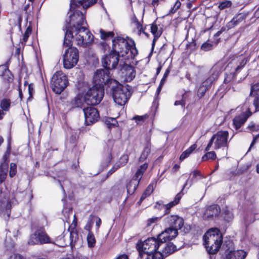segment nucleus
Listing matches in <instances>:
<instances>
[{"mask_svg":"<svg viewBox=\"0 0 259 259\" xmlns=\"http://www.w3.org/2000/svg\"><path fill=\"white\" fill-rule=\"evenodd\" d=\"M167 238H160V234L157 238H149L144 241L137 243V248L139 253V259H162L160 252H158L161 246L165 245L164 241Z\"/></svg>","mask_w":259,"mask_h":259,"instance_id":"obj_1","label":"nucleus"},{"mask_svg":"<svg viewBox=\"0 0 259 259\" xmlns=\"http://www.w3.org/2000/svg\"><path fill=\"white\" fill-rule=\"evenodd\" d=\"M128 57L133 58L138 54V50L136 48L135 41L133 39L126 37L124 38L120 36H117L112 39V53L123 57L127 54Z\"/></svg>","mask_w":259,"mask_h":259,"instance_id":"obj_2","label":"nucleus"},{"mask_svg":"<svg viewBox=\"0 0 259 259\" xmlns=\"http://www.w3.org/2000/svg\"><path fill=\"white\" fill-rule=\"evenodd\" d=\"M164 223L169 227L160 234V238H167L169 240L175 238L178 234V230L184 225V220L178 215H170L164 219Z\"/></svg>","mask_w":259,"mask_h":259,"instance_id":"obj_3","label":"nucleus"},{"mask_svg":"<svg viewBox=\"0 0 259 259\" xmlns=\"http://www.w3.org/2000/svg\"><path fill=\"white\" fill-rule=\"evenodd\" d=\"M204 244L209 254H214L222 243V236L219 229L212 228L203 236Z\"/></svg>","mask_w":259,"mask_h":259,"instance_id":"obj_4","label":"nucleus"},{"mask_svg":"<svg viewBox=\"0 0 259 259\" xmlns=\"http://www.w3.org/2000/svg\"><path fill=\"white\" fill-rule=\"evenodd\" d=\"M112 97L115 103L120 106L124 105L131 95L130 87L128 85H123L117 80L111 81Z\"/></svg>","mask_w":259,"mask_h":259,"instance_id":"obj_5","label":"nucleus"},{"mask_svg":"<svg viewBox=\"0 0 259 259\" xmlns=\"http://www.w3.org/2000/svg\"><path fill=\"white\" fill-rule=\"evenodd\" d=\"M74 38L78 46L85 48L93 43L94 36L85 26L72 30Z\"/></svg>","mask_w":259,"mask_h":259,"instance_id":"obj_6","label":"nucleus"},{"mask_svg":"<svg viewBox=\"0 0 259 259\" xmlns=\"http://www.w3.org/2000/svg\"><path fill=\"white\" fill-rule=\"evenodd\" d=\"M228 136L229 134L227 131H219L211 137L205 150L209 151L212 144H214V149L225 148L226 151H227Z\"/></svg>","mask_w":259,"mask_h":259,"instance_id":"obj_7","label":"nucleus"},{"mask_svg":"<svg viewBox=\"0 0 259 259\" xmlns=\"http://www.w3.org/2000/svg\"><path fill=\"white\" fill-rule=\"evenodd\" d=\"M104 94V88L94 85L84 95V101L87 105H96L101 102Z\"/></svg>","mask_w":259,"mask_h":259,"instance_id":"obj_8","label":"nucleus"},{"mask_svg":"<svg viewBox=\"0 0 259 259\" xmlns=\"http://www.w3.org/2000/svg\"><path fill=\"white\" fill-rule=\"evenodd\" d=\"M110 72L108 69L97 70L93 77L94 85L104 88V85H106L109 89L111 88V81L116 80L110 78Z\"/></svg>","mask_w":259,"mask_h":259,"instance_id":"obj_9","label":"nucleus"},{"mask_svg":"<svg viewBox=\"0 0 259 259\" xmlns=\"http://www.w3.org/2000/svg\"><path fill=\"white\" fill-rule=\"evenodd\" d=\"M68 15L69 17V21L66 20V22L69 26H67V27H71V30L80 28L86 24L84 14L78 10L73 9L72 6H71L70 12L68 13Z\"/></svg>","mask_w":259,"mask_h":259,"instance_id":"obj_10","label":"nucleus"},{"mask_svg":"<svg viewBox=\"0 0 259 259\" xmlns=\"http://www.w3.org/2000/svg\"><path fill=\"white\" fill-rule=\"evenodd\" d=\"M67 76L62 72L57 71L52 76L51 84L53 91L57 94H61L67 87Z\"/></svg>","mask_w":259,"mask_h":259,"instance_id":"obj_11","label":"nucleus"},{"mask_svg":"<svg viewBox=\"0 0 259 259\" xmlns=\"http://www.w3.org/2000/svg\"><path fill=\"white\" fill-rule=\"evenodd\" d=\"M79 59L77 49L71 47L66 49L63 55V66L66 69H71L76 65Z\"/></svg>","mask_w":259,"mask_h":259,"instance_id":"obj_12","label":"nucleus"},{"mask_svg":"<svg viewBox=\"0 0 259 259\" xmlns=\"http://www.w3.org/2000/svg\"><path fill=\"white\" fill-rule=\"evenodd\" d=\"M54 243V242L47 234L44 227L37 229L34 232L30 235L28 240V244L30 245Z\"/></svg>","mask_w":259,"mask_h":259,"instance_id":"obj_13","label":"nucleus"},{"mask_svg":"<svg viewBox=\"0 0 259 259\" xmlns=\"http://www.w3.org/2000/svg\"><path fill=\"white\" fill-rule=\"evenodd\" d=\"M73 217L74 220L73 222L68 228V231L70 232L69 239L67 240H66L65 239H63V242H60V244H59L60 246H65L69 245L73 248V247L76 244L77 242L79 241V237L76 229L77 225L76 218L75 214Z\"/></svg>","mask_w":259,"mask_h":259,"instance_id":"obj_14","label":"nucleus"},{"mask_svg":"<svg viewBox=\"0 0 259 259\" xmlns=\"http://www.w3.org/2000/svg\"><path fill=\"white\" fill-rule=\"evenodd\" d=\"M14 194H10L9 192H3L0 190V208H5L6 211L7 217L6 219H8L10 215V210L11 207V203H14Z\"/></svg>","mask_w":259,"mask_h":259,"instance_id":"obj_15","label":"nucleus"},{"mask_svg":"<svg viewBox=\"0 0 259 259\" xmlns=\"http://www.w3.org/2000/svg\"><path fill=\"white\" fill-rule=\"evenodd\" d=\"M248 61V59L246 57L240 55L233 58L228 65V67H231L235 73H238L244 67Z\"/></svg>","mask_w":259,"mask_h":259,"instance_id":"obj_16","label":"nucleus"},{"mask_svg":"<svg viewBox=\"0 0 259 259\" xmlns=\"http://www.w3.org/2000/svg\"><path fill=\"white\" fill-rule=\"evenodd\" d=\"M83 112L85 117V122L87 125H90L97 121L100 117L97 110L93 107L84 108Z\"/></svg>","mask_w":259,"mask_h":259,"instance_id":"obj_17","label":"nucleus"},{"mask_svg":"<svg viewBox=\"0 0 259 259\" xmlns=\"http://www.w3.org/2000/svg\"><path fill=\"white\" fill-rule=\"evenodd\" d=\"M119 57H120L112 52L106 55L102 59L103 67L108 70L115 68L119 62Z\"/></svg>","mask_w":259,"mask_h":259,"instance_id":"obj_18","label":"nucleus"},{"mask_svg":"<svg viewBox=\"0 0 259 259\" xmlns=\"http://www.w3.org/2000/svg\"><path fill=\"white\" fill-rule=\"evenodd\" d=\"M259 82L251 86L250 96L248 100L253 103L255 110L258 108L259 95Z\"/></svg>","mask_w":259,"mask_h":259,"instance_id":"obj_19","label":"nucleus"},{"mask_svg":"<svg viewBox=\"0 0 259 259\" xmlns=\"http://www.w3.org/2000/svg\"><path fill=\"white\" fill-rule=\"evenodd\" d=\"M221 209L220 206L216 204H213L207 207L206 209L203 218L205 219H212L214 217L219 215L220 213Z\"/></svg>","mask_w":259,"mask_h":259,"instance_id":"obj_20","label":"nucleus"},{"mask_svg":"<svg viewBox=\"0 0 259 259\" xmlns=\"http://www.w3.org/2000/svg\"><path fill=\"white\" fill-rule=\"evenodd\" d=\"M166 242L164 241L165 245L161 246L158 250V252H160L162 259H163L164 256H166L172 253L176 250V247L174 244L171 243H166Z\"/></svg>","mask_w":259,"mask_h":259,"instance_id":"obj_21","label":"nucleus"},{"mask_svg":"<svg viewBox=\"0 0 259 259\" xmlns=\"http://www.w3.org/2000/svg\"><path fill=\"white\" fill-rule=\"evenodd\" d=\"M248 113H243L241 115L236 116L233 119V124L235 127L236 129H238L241 126L244 124L246 121L247 118L251 115V112L249 111L250 109H248Z\"/></svg>","mask_w":259,"mask_h":259,"instance_id":"obj_22","label":"nucleus"},{"mask_svg":"<svg viewBox=\"0 0 259 259\" xmlns=\"http://www.w3.org/2000/svg\"><path fill=\"white\" fill-rule=\"evenodd\" d=\"M246 18V15L244 14H239L235 17H234L227 25L228 28H232L235 26L243 22Z\"/></svg>","mask_w":259,"mask_h":259,"instance_id":"obj_23","label":"nucleus"},{"mask_svg":"<svg viewBox=\"0 0 259 259\" xmlns=\"http://www.w3.org/2000/svg\"><path fill=\"white\" fill-rule=\"evenodd\" d=\"M246 252L243 250L230 251L226 255V259H244Z\"/></svg>","mask_w":259,"mask_h":259,"instance_id":"obj_24","label":"nucleus"},{"mask_svg":"<svg viewBox=\"0 0 259 259\" xmlns=\"http://www.w3.org/2000/svg\"><path fill=\"white\" fill-rule=\"evenodd\" d=\"M223 64L222 62H218L214 64L209 71V76L214 79L216 80L220 73L223 69Z\"/></svg>","mask_w":259,"mask_h":259,"instance_id":"obj_25","label":"nucleus"},{"mask_svg":"<svg viewBox=\"0 0 259 259\" xmlns=\"http://www.w3.org/2000/svg\"><path fill=\"white\" fill-rule=\"evenodd\" d=\"M183 195V193L182 192L178 193L177 195L175 196V198L172 201L169 202V203L166 205H163V207L164 209L165 214L169 213L170 212V208L179 203Z\"/></svg>","mask_w":259,"mask_h":259,"instance_id":"obj_26","label":"nucleus"},{"mask_svg":"<svg viewBox=\"0 0 259 259\" xmlns=\"http://www.w3.org/2000/svg\"><path fill=\"white\" fill-rule=\"evenodd\" d=\"M151 32L154 35V38L152 42V46H154L155 41L162 34L161 29H159L158 26L155 23H152L151 25Z\"/></svg>","mask_w":259,"mask_h":259,"instance_id":"obj_27","label":"nucleus"},{"mask_svg":"<svg viewBox=\"0 0 259 259\" xmlns=\"http://www.w3.org/2000/svg\"><path fill=\"white\" fill-rule=\"evenodd\" d=\"M139 183V181L133 178L132 180L126 185L127 193L130 195L133 194L136 190Z\"/></svg>","mask_w":259,"mask_h":259,"instance_id":"obj_28","label":"nucleus"},{"mask_svg":"<svg viewBox=\"0 0 259 259\" xmlns=\"http://www.w3.org/2000/svg\"><path fill=\"white\" fill-rule=\"evenodd\" d=\"M148 166V163H145L143 164L140 165L138 168L137 170L133 177L135 179L137 180L138 181H140L143 174L147 170Z\"/></svg>","mask_w":259,"mask_h":259,"instance_id":"obj_29","label":"nucleus"},{"mask_svg":"<svg viewBox=\"0 0 259 259\" xmlns=\"http://www.w3.org/2000/svg\"><path fill=\"white\" fill-rule=\"evenodd\" d=\"M8 172V165L2 163L0 165V185L6 180Z\"/></svg>","mask_w":259,"mask_h":259,"instance_id":"obj_30","label":"nucleus"},{"mask_svg":"<svg viewBox=\"0 0 259 259\" xmlns=\"http://www.w3.org/2000/svg\"><path fill=\"white\" fill-rule=\"evenodd\" d=\"M97 0H73L72 2L77 5V3L82 6L83 9H87L96 3Z\"/></svg>","mask_w":259,"mask_h":259,"instance_id":"obj_31","label":"nucleus"},{"mask_svg":"<svg viewBox=\"0 0 259 259\" xmlns=\"http://www.w3.org/2000/svg\"><path fill=\"white\" fill-rule=\"evenodd\" d=\"M74 37L73 33L72 32V30L69 31V30H67L65 36L64 40L63 42L64 46L66 47H70L72 45L71 41L72 39Z\"/></svg>","mask_w":259,"mask_h":259,"instance_id":"obj_32","label":"nucleus"},{"mask_svg":"<svg viewBox=\"0 0 259 259\" xmlns=\"http://www.w3.org/2000/svg\"><path fill=\"white\" fill-rule=\"evenodd\" d=\"M84 103L87 104L84 101V95L78 96L72 102V105L75 107H82Z\"/></svg>","mask_w":259,"mask_h":259,"instance_id":"obj_33","label":"nucleus"},{"mask_svg":"<svg viewBox=\"0 0 259 259\" xmlns=\"http://www.w3.org/2000/svg\"><path fill=\"white\" fill-rule=\"evenodd\" d=\"M151 152V146L149 144H147L144 150H143L140 157L139 158V160L140 162H142L144 161L148 157L149 154Z\"/></svg>","mask_w":259,"mask_h":259,"instance_id":"obj_34","label":"nucleus"},{"mask_svg":"<svg viewBox=\"0 0 259 259\" xmlns=\"http://www.w3.org/2000/svg\"><path fill=\"white\" fill-rule=\"evenodd\" d=\"M125 70L126 71V75L127 76V80H132L135 78L136 75V72L134 68L131 65H127L125 66Z\"/></svg>","mask_w":259,"mask_h":259,"instance_id":"obj_35","label":"nucleus"},{"mask_svg":"<svg viewBox=\"0 0 259 259\" xmlns=\"http://www.w3.org/2000/svg\"><path fill=\"white\" fill-rule=\"evenodd\" d=\"M196 148L195 144L192 145L188 149L183 152L180 157V160L183 161L186 158L188 157L189 155Z\"/></svg>","mask_w":259,"mask_h":259,"instance_id":"obj_36","label":"nucleus"},{"mask_svg":"<svg viewBox=\"0 0 259 259\" xmlns=\"http://www.w3.org/2000/svg\"><path fill=\"white\" fill-rule=\"evenodd\" d=\"M105 123L109 128L117 126L118 122L115 118L107 117L105 119Z\"/></svg>","mask_w":259,"mask_h":259,"instance_id":"obj_37","label":"nucleus"},{"mask_svg":"<svg viewBox=\"0 0 259 259\" xmlns=\"http://www.w3.org/2000/svg\"><path fill=\"white\" fill-rule=\"evenodd\" d=\"M99 32L102 39L106 40L110 37H113L114 36V33L113 31H106L102 29L99 30Z\"/></svg>","mask_w":259,"mask_h":259,"instance_id":"obj_38","label":"nucleus"},{"mask_svg":"<svg viewBox=\"0 0 259 259\" xmlns=\"http://www.w3.org/2000/svg\"><path fill=\"white\" fill-rule=\"evenodd\" d=\"M87 241L88 245L89 247L92 248L95 246L96 244V239L94 234L91 231H90L88 233Z\"/></svg>","mask_w":259,"mask_h":259,"instance_id":"obj_39","label":"nucleus"},{"mask_svg":"<svg viewBox=\"0 0 259 259\" xmlns=\"http://www.w3.org/2000/svg\"><path fill=\"white\" fill-rule=\"evenodd\" d=\"M128 160V156L127 154L122 155L119 160L116 162L115 164L119 166V168L124 166Z\"/></svg>","mask_w":259,"mask_h":259,"instance_id":"obj_40","label":"nucleus"},{"mask_svg":"<svg viewBox=\"0 0 259 259\" xmlns=\"http://www.w3.org/2000/svg\"><path fill=\"white\" fill-rule=\"evenodd\" d=\"M11 104V101L9 99H4L1 101V107L5 111H7L9 110Z\"/></svg>","mask_w":259,"mask_h":259,"instance_id":"obj_41","label":"nucleus"},{"mask_svg":"<svg viewBox=\"0 0 259 259\" xmlns=\"http://www.w3.org/2000/svg\"><path fill=\"white\" fill-rule=\"evenodd\" d=\"M31 33V28L30 27H28L27 28L23 37V41H20V44H21V46L23 48L25 46V43L27 41L28 38L29 36H30V34Z\"/></svg>","mask_w":259,"mask_h":259,"instance_id":"obj_42","label":"nucleus"},{"mask_svg":"<svg viewBox=\"0 0 259 259\" xmlns=\"http://www.w3.org/2000/svg\"><path fill=\"white\" fill-rule=\"evenodd\" d=\"M237 73L234 71L233 72H230L229 73H226L225 78L224 79V83H228L234 79L235 75Z\"/></svg>","mask_w":259,"mask_h":259,"instance_id":"obj_43","label":"nucleus"},{"mask_svg":"<svg viewBox=\"0 0 259 259\" xmlns=\"http://www.w3.org/2000/svg\"><path fill=\"white\" fill-rule=\"evenodd\" d=\"M95 218V215H90L88 221L84 227V229L89 231V232L91 231V229L92 227V225L94 223V218Z\"/></svg>","mask_w":259,"mask_h":259,"instance_id":"obj_44","label":"nucleus"},{"mask_svg":"<svg viewBox=\"0 0 259 259\" xmlns=\"http://www.w3.org/2000/svg\"><path fill=\"white\" fill-rule=\"evenodd\" d=\"M17 165L14 163H10L9 177L11 178L14 177L17 174Z\"/></svg>","mask_w":259,"mask_h":259,"instance_id":"obj_45","label":"nucleus"},{"mask_svg":"<svg viewBox=\"0 0 259 259\" xmlns=\"http://www.w3.org/2000/svg\"><path fill=\"white\" fill-rule=\"evenodd\" d=\"M216 157V154L214 152L211 151L206 153L202 158L203 161H206L209 159H214Z\"/></svg>","mask_w":259,"mask_h":259,"instance_id":"obj_46","label":"nucleus"},{"mask_svg":"<svg viewBox=\"0 0 259 259\" xmlns=\"http://www.w3.org/2000/svg\"><path fill=\"white\" fill-rule=\"evenodd\" d=\"M232 2L230 1H225L221 2L219 6V8L221 10L226 8H230L232 6Z\"/></svg>","mask_w":259,"mask_h":259,"instance_id":"obj_47","label":"nucleus"},{"mask_svg":"<svg viewBox=\"0 0 259 259\" xmlns=\"http://www.w3.org/2000/svg\"><path fill=\"white\" fill-rule=\"evenodd\" d=\"M153 191V187L152 185H150L148 186L144 193L141 196V199L143 200L145 199L147 196H149Z\"/></svg>","mask_w":259,"mask_h":259,"instance_id":"obj_48","label":"nucleus"},{"mask_svg":"<svg viewBox=\"0 0 259 259\" xmlns=\"http://www.w3.org/2000/svg\"><path fill=\"white\" fill-rule=\"evenodd\" d=\"M215 80V79L209 76L204 81L202 82L201 85L207 89V88L209 87Z\"/></svg>","mask_w":259,"mask_h":259,"instance_id":"obj_49","label":"nucleus"},{"mask_svg":"<svg viewBox=\"0 0 259 259\" xmlns=\"http://www.w3.org/2000/svg\"><path fill=\"white\" fill-rule=\"evenodd\" d=\"M224 213H225L224 218L227 222H229L233 219V218L234 217V215H233V213L232 212V211H231L229 210H226L225 211Z\"/></svg>","mask_w":259,"mask_h":259,"instance_id":"obj_50","label":"nucleus"},{"mask_svg":"<svg viewBox=\"0 0 259 259\" xmlns=\"http://www.w3.org/2000/svg\"><path fill=\"white\" fill-rule=\"evenodd\" d=\"M248 128L251 132L257 131L259 130V125H256L253 122H250L248 126Z\"/></svg>","mask_w":259,"mask_h":259,"instance_id":"obj_51","label":"nucleus"},{"mask_svg":"<svg viewBox=\"0 0 259 259\" xmlns=\"http://www.w3.org/2000/svg\"><path fill=\"white\" fill-rule=\"evenodd\" d=\"M9 73V71L7 69V67L6 66H0V76L5 75V74L8 75Z\"/></svg>","mask_w":259,"mask_h":259,"instance_id":"obj_52","label":"nucleus"},{"mask_svg":"<svg viewBox=\"0 0 259 259\" xmlns=\"http://www.w3.org/2000/svg\"><path fill=\"white\" fill-rule=\"evenodd\" d=\"M131 20H132V23L135 24V25L138 29H140L142 27L141 24L138 21V20L135 14L133 15V16L132 17Z\"/></svg>","mask_w":259,"mask_h":259,"instance_id":"obj_53","label":"nucleus"},{"mask_svg":"<svg viewBox=\"0 0 259 259\" xmlns=\"http://www.w3.org/2000/svg\"><path fill=\"white\" fill-rule=\"evenodd\" d=\"M207 88L201 85L198 90V96L200 97L203 96Z\"/></svg>","mask_w":259,"mask_h":259,"instance_id":"obj_54","label":"nucleus"},{"mask_svg":"<svg viewBox=\"0 0 259 259\" xmlns=\"http://www.w3.org/2000/svg\"><path fill=\"white\" fill-rule=\"evenodd\" d=\"M211 47H212V45L210 44L207 43V42L204 43L201 46V49L205 51H207L211 50Z\"/></svg>","mask_w":259,"mask_h":259,"instance_id":"obj_55","label":"nucleus"},{"mask_svg":"<svg viewBox=\"0 0 259 259\" xmlns=\"http://www.w3.org/2000/svg\"><path fill=\"white\" fill-rule=\"evenodd\" d=\"M158 218H157V217H155V218H152L149 219L147 221V226H150L152 224L156 222H157L158 221Z\"/></svg>","mask_w":259,"mask_h":259,"instance_id":"obj_56","label":"nucleus"},{"mask_svg":"<svg viewBox=\"0 0 259 259\" xmlns=\"http://www.w3.org/2000/svg\"><path fill=\"white\" fill-rule=\"evenodd\" d=\"M9 259H26V258L19 254H14L12 255Z\"/></svg>","mask_w":259,"mask_h":259,"instance_id":"obj_57","label":"nucleus"},{"mask_svg":"<svg viewBox=\"0 0 259 259\" xmlns=\"http://www.w3.org/2000/svg\"><path fill=\"white\" fill-rule=\"evenodd\" d=\"M119 168V166L117 165H116L115 164L114 165V166L112 167V168L110 169V170L108 171L107 174V176H109L112 174L113 172H114L116 170H117Z\"/></svg>","mask_w":259,"mask_h":259,"instance_id":"obj_58","label":"nucleus"},{"mask_svg":"<svg viewBox=\"0 0 259 259\" xmlns=\"http://www.w3.org/2000/svg\"><path fill=\"white\" fill-rule=\"evenodd\" d=\"M144 117V116H136L133 117V119L135 120L137 123H138V122L143 121Z\"/></svg>","mask_w":259,"mask_h":259,"instance_id":"obj_59","label":"nucleus"},{"mask_svg":"<svg viewBox=\"0 0 259 259\" xmlns=\"http://www.w3.org/2000/svg\"><path fill=\"white\" fill-rule=\"evenodd\" d=\"M29 98L31 97L33 92V88L32 84H29L28 87Z\"/></svg>","mask_w":259,"mask_h":259,"instance_id":"obj_60","label":"nucleus"},{"mask_svg":"<svg viewBox=\"0 0 259 259\" xmlns=\"http://www.w3.org/2000/svg\"><path fill=\"white\" fill-rule=\"evenodd\" d=\"M174 105L175 106H178V105H181L184 108L185 107V103L183 100L176 101L175 102Z\"/></svg>","mask_w":259,"mask_h":259,"instance_id":"obj_61","label":"nucleus"},{"mask_svg":"<svg viewBox=\"0 0 259 259\" xmlns=\"http://www.w3.org/2000/svg\"><path fill=\"white\" fill-rule=\"evenodd\" d=\"M94 219H96V226L97 227V228L98 229L101 224V220L99 218L97 217L96 216Z\"/></svg>","mask_w":259,"mask_h":259,"instance_id":"obj_62","label":"nucleus"},{"mask_svg":"<svg viewBox=\"0 0 259 259\" xmlns=\"http://www.w3.org/2000/svg\"><path fill=\"white\" fill-rule=\"evenodd\" d=\"M73 259H88V258L81 254H77L75 256L73 257Z\"/></svg>","mask_w":259,"mask_h":259,"instance_id":"obj_63","label":"nucleus"},{"mask_svg":"<svg viewBox=\"0 0 259 259\" xmlns=\"http://www.w3.org/2000/svg\"><path fill=\"white\" fill-rule=\"evenodd\" d=\"M116 259H128L127 255L122 254L119 255Z\"/></svg>","mask_w":259,"mask_h":259,"instance_id":"obj_64","label":"nucleus"}]
</instances>
